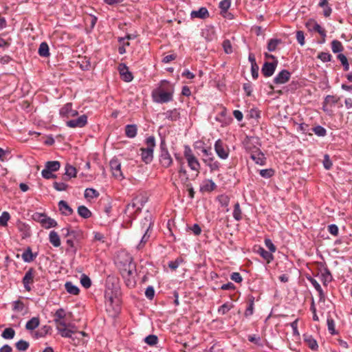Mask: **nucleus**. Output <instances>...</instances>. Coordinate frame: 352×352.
Wrapping results in <instances>:
<instances>
[{
    "mask_svg": "<svg viewBox=\"0 0 352 352\" xmlns=\"http://www.w3.org/2000/svg\"><path fill=\"white\" fill-rule=\"evenodd\" d=\"M39 323V318L37 317H34L28 321L25 324V328L28 330H34L38 327Z\"/></svg>",
    "mask_w": 352,
    "mask_h": 352,
    "instance_id": "obj_33",
    "label": "nucleus"
},
{
    "mask_svg": "<svg viewBox=\"0 0 352 352\" xmlns=\"http://www.w3.org/2000/svg\"><path fill=\"white\" fill-rule=\"evenodd\" d=\"M256 252L261 256H262L267 261V263H270L274 259V256L272 255V253L265 250L262 247H259Z\"/></svg>",
    "mask_w": 352,
    "mask_h": 352,
    "instance_id": "obj_29",
    "label": "nucleus"
},
{
    "mask_svg": "<svg viewBox=\"0 0 352 352\" xmlns=\"http://www.w3.org/2000/svg\"><path fill=\"white\" fill-rule=\"evenodd\" d=\"M260 175L264 178H270L274 175L272 169H263L260 170Z\"/></svg>",
    "mask_w": 352,
    "mask_h": 352,
    "instance_id": "obj_60",
    "label": "nucleus"
},
{
    "mask_svg": "<svg viewBox=\"0 0 352 352\" xmlns=\"http://www.w3.org/2000/svg\"><path fill=\"white\" fill-rule=\"evenodd\" d=\"M322 277L323 284L326 285L327 283H329L332 280L331 274L328 268H324L323 272H322Z\"/></svg>",
    "mask_w": 352,
    "mask_h": 352,
    "instance_id": "obj_46",
    "label": "nucleus"
},
{
    "mask_svg": "<svg viewBox=\"0 0 352 352\" xmlns=\"http://www.w3.org/2000/svg\"><path fill=\"white\" fill-rule=\"evenodd\" d=\"M296 40L300 45H305V35L302 31L298 30L296 32Z\"/></svg>",
    "mask_w": 352,
    "mask_h": 352,
    "instance_id": "obj_61",
    "label": "nucleus"
},
{
    "mask_svg": "<svg viewBox=\"0 0 352 352\" xmlns=\"http://www.w3.org/2000/svg\"><path fill=\"white\" fill-rule=\"evenodd\" d=\"M338 59L341 62L342 65H343L344 70L348 71L349 69V65L346 56L344 55L343 54H339L338 55Z\"/></svg>",
    "mask_w": 352,
    "mask_h": 352,
    "instance_id": "obj_49",
    "label": "nucleus"
},
{
    "mask_svg": "<svg viewBox=\"0 0 352 352\" xmlns=\"http://www.w3.org/2000/svg\"><path fill=\"white\" fill-rule=\"evenodd\" d=\"M290 78L291 73L287 69H283L276 76L273 82L277 85L285 84L289 80Z\"/></svg>",
    "mask_w": 352,
    "mask_h": 352,
    "instance_id": "obj_19",
    "label": "nucleus"
},
{
    "mask_svg": "<svg viewBox=\"0 0 352 352\" xmlns=\"http://www.w3.org/2000/svg\"><path fill=\"white\" fill-rule=\"evenodd\" d=\"M303 340L311 350L316 351L318 349V343L312 336L305 333L303 335Z\"/></svg>",
    "mask_w": 352,
    "mask_h": 352,
    "instance_id": "obj_22",
    "label": "nucleus"
},
{
    "mask_svg": "<svg viewBox=\"0 0 352 352\" xmlns=\"http://www.w3.org/2000/svg\"><path fill=\"white\" fill-rule=\"evenodd\" d=\"M223 47L226 54H230L232 52V45L229 40H225L223 42Z\"/></svg>",
    "mask_w": 352,
    "mask_h": 352,
    "instance_id": "obj_63",
    "label": "nucleus"
},
{
    "mask_svg": "<svg viewBox=\"0 0 352 352\" xmlns=\"http://www.w3.org/2000/svg\"><path fill=\"white\" fill-rule=\"evenodd\" d=\"M312 131L320 137H324L327 134L326 129L322 126H316L312 129Z\"/></svg>",
    "mask_w": 352,
    "mask_h": 352,
    "instance_id": "obj_51",
    "label": "nucleus"
},
{
    "mask_svg": "<svg viewBox=\"0 0 352 352\" xmlns=\"http://www.w3.org/2000/svg\"><path fill=\"white\" fill-rule=\"evenodd\" d=\"M78 214L84 219H88L91 216V212L85 206L78 208Z\"/></svg>",
    "mask_w": 352,
    "mask_h": 352,
    "instance_id": "obj_34",
    "label": "nucleus"
},
{
    "mask_svg": "<svg viewBox=\"0 0 352 352\" xmlns=\"http://www.w3.org/2000/svg\"><path fill=\"white\" fill-rule=\"evenodd\" d=\"M99 196V192L94 188H87L85 191V197L87 199H94Z\"/></svg>",
    "mask_w": 352,
    "mask_h": 352,
    "instance_id": "obj_45",
    "label": "nucleus"
},
{
    "mask_svg": "<svg viewBox=\"0 0 352 352\" xmlns=\"http://www.w3.org/2000/svg\"><path fill=\"white\" fill-rule=\"evenodd\" d=\"M331 50L333 53H338L343 51L344 48L340 41L338 40H333L331 42Z\"/></svg>",
    "mask_w": 352,
    "mask_h": 352,
    "instance_id": "obj_41",
    "label": "nucleus"
},
{
    "mask_svg": "<svg viewBox=\"0 0 352 352\" xmlns=\"http://www.w3.org/2000/svg\"><path fill=\"white\" fill-rule=\"evenodd\" d=\"M255 151H252L250 154V157L255 162L256 164L259 165H264L265 163V157L264 154L261 152L258 147H254Z\"/></svg>",
    "mask_w": 352,
    "mask_h": 352,
    "instance_id": "obj_20",
    "label": "nucleus"
},
{
    "mask_svg": "<svg viewBox=\"0 0 352 352\" xmlns=\"http://www.w3.org/2000/svg\"><path fill=\"white\" fill-rule=\"evenodd\" d=\"M58 332L62 337L71 338L73 341H74V338H73V334L75 333L74 331L66 327L64 329H59Z\"/></svg>",
    "mask_w": 352,
    "mask_h": 352,
    "instance_id": "obj_35",
    "label": "nucleus"
},
{
    "mask_svg": "<svg viewBox=\"0 0 352 352\" xmlns=\"http://www.w3.org/2000/svg\"><path fill=\"white\" fill-rule=\"evenodd\" d=\"M49 241L50 243L55 248H58L61 244L60 238L58 234L54 230H52L50 232Z\"/></svg>",
    "mask_w": 352,
    "mask_h": 352,
    "instance_id": "obj_26",
    "label": "nucleus"
},
{
    "mask_svg": "<svg viewBox=\"0 0 352 352\" xmlns=\"http://www.w3.org/2000/svg\"><path fill=\"white\" fill-rule=\"evenodd\" d=\"M24 309V304L21 300H16L13 303V310L22 311Z\"/></svg>",
    "mask_w": 352,
    "mask_h": 352,
    "instance_id": "obj_62",
    "label": "nucleus"
},
{
    "mask_svg": "<svg viewBox=\"0 0 352 352\" xmlns=\"http://www.w3.org/2000/svg\"><path fill=\"white\" fill-rule=\"evenodd\" d=\"M104 298L106 305H111L115 302V300H117L116 296L113 294L112 292H109L108 291H106Z\"/></svg>",
    "mask_w": 352,
    "mask_h": 352,
    "instance_id": "obj_47",
    "label": "nucleus"
},
{
    "mask_svg": "<svg viewBox=\"0 0 352 352\" xmlns=\"http://www.w3.org/2000/svg\"><path fill=\"white\" fill-rule=\"evenodd\" d=\"M81 285L86 289L91 287V279L85 274H82L80 278Z\"/></svg>",
    "mask_w": 352,
    "mask_h": 352,
    "instance_id": "obj_52",
    "label": "nucleus"
},
{
    "mask_svg": "<svg viewBox=\"0 0 352 352\" xmlns=\"http://www.w3.org/2000/svg\"><path fill=\"white\" fill-rule=\"evenodd\" d=\"M138 128L135 124H128L125 126V135L129 138H133L136 136Z\"/></svg>",
    "mask_w": 352,
    "mask_h": 352,
    "instance_id": "obj_30",
    "label": "nucleus"
},
{
    "mask_svg": "<svg viewBox=\"0 0 352 352\" xmlns=\"http://www.w3.org/2000/svg\"><path fill=\"white\" fill-rule=\"evenodd\" d=\"M60 167V164L58 161H49L45 163V168L43 170L55 172L58 170Z\"/></svg>",
    "mask_w": 352,
    "mask_h": 352,
    "instance_id": "obj_31",
    "label": "nucleus"
},
{
    "mask_svg": "<svg viewBox=\"0 0 352 352\" xmlns=\"http://www.w3.org/2000/svg\"><path fill=\"white\" fill-rule=\"evenodd\" d=\"M65 175L69 177V179L72 177H75L76 176V169L73 166L67 164L65 166Z\"/></svg>",
    "mask_w": 352,
    "mask_h": 352,
    "instance_id": "obj_44",
    "label": "nucleus"
},
{
    "mask_svg": "<svg viewBox=\"0 0 352 352\" xmlns=\"http://www.w3.org/2000/svg\"><path fill=\"white\" fill-rule=\"evenodd\" d=\"M36 272L33 268H29L23 278L22 283L26 291L32 290V285L34 283Z\"/></svg>",
    "mask_w": 352,
    "mask_h": 352,
    "instance_id": "obj_10",
    "label": "nucleus"
},
{
    "mask_svg": "<svg viewBox=\"0 0 352 352\" xmlns=\"http://www.w3.org/2000/svg\"><path fill=\"white\" fill-rule=\"evenodd\" d=\"M146 148H141L142 160L146 164H149L153 159V150L155 146V139L153 136H149L146 140Z\"/></svg>",
    "mask_w": 352,
    "mask_h": 352,
    "instance_id": "obj_2",
    "label": "nucleus"
},
{
    "mask_svg": "<svg viewBox=\"0 0 352 352\" xmlns=\"http://www.w3.org/2000/svg\"><path fill=\"white\" fill-rule=\"evenodd\" d=\"M254 297L251 296L249 298V305L248 307L246 308L244 315L245 317H249L252 316L254 313Z\"/></svg>",
    "mask_w": 352,
    "mask_h": 352,
    "instance_id": "obj_37",
    "label": "nucleus"
},
{
    "mask_svg": "<svg viewBox=\"0 0 352 352\" xmlns=\"http://www.w3.org/2000/svg\"><path fill=\"white\" fill-rule=\"evenodd\" d=\"M281 43L280 39L272 38L269 40L267 43V50L270 52H274L276 50L278 44Z\"/></svg>",
    "mask_w": 352,
    "mask_h": 352,
    "instance_id": "obj_43",
    "label": "nucleus"
},
{
    "mask_svg": "<svg viewBox=\"0 0 352 352\" xmlns=\"http://www.w3.org/2000/svg\"><path fill=\"white\" fill-rule=\"evenodd\" d=\"M59 113L61 117L69 118L78 116V112L76 110L72 109V104L68 102L60 109Z\"/></svg>",
    "mask_w": 352,
    "mask_h": 352,
    "instance_id": "obj_15",
    "label": "nucleus"
},
{
    "mask_svg": "<svg viewBox=\"0 0 352 352\" xmlns=\"http://www.w3.org/2000/svg\"><path fill=\"white\" fill-rule=\"evenodd\" d=\"M214 151L218 157L222 160H226L229 157L230 148L221 139L215 142Z\"/></svg>",
    "mask_w": 352,
    "mask_h": 352,
    "instance_id": "obj_7",
    "label": "nucleus"
},
{
    "mask_svg": "<svg viewBox=\"0 0 352 352\" xmlns=\"http://www.w3.org/2000/svg\"><path fill=\"white\" fill-rule=\"evenodd\" d=\"M153 100L158 103H164L173 100V94L168 91H157L153 93Z\"/></svg>",
    "mask_w": 352,
    "mask_h": 352,
    "instance_id": "obj_11",
    "label": "nucleus"
},
{
    "mask_svg": "<svg viewBox=\"0 0 352 352\" xmlns=\"http://www.w3.org/2000/svg\"><path fill=\"white\" fill-rule=\"evenodd\" d=\"M231 5V0H223L219 3V8L222 12H227Z\"/></svg>",
    "mask_w": 352,
    "mask_h": 352,
    "instance_id": "obj_57",
    "label": "nucleus"
},
{
    "mask_svg": "<svg viewBox=\"0 0 352 352\" xmlns=\"http://www.w3.org/2000/svg\"><path fill=\"white\" fill-rule=\"evenodd\" d=\"M233 307V305L230 302H226L222 305L219 309L218 312L222 315L226 314Z\"/></svg>",
    "mask_w": 352,
    "mask_h": 352,
    "instance_id": "obj_48",
    "label": "nucleus"
},
{
    "mask_svg": "<svg viewBox=\"0 0 352 352\" xmlns=\"http://www.w3.org/2000/svg\"><path fill=\"white\" fill-rule=\"evenodd\" d=\"M65 287L69 294L73 295H77L80 292L78 287L73 285L71 282H67L65 285Z\"/></svg>",
    "mask_w": 352,
    "mask_h": 352,
    "instance_id": "obj_36",
    "label": "nucleus"
},
{
    "mask_svg": "<svg viewBox=\"0 0 352 352\" xmlns=\"http://www.w3.org/2000/svg\"><path fill=\"white\" fill-rule=\"evenodd\" d=\"M63 230H65V236L68 238L66 241L67 245L66 252L75 255L78 250V243L83 238L82 232L80 230H69V228H65Z\"/></svg>",
    "mask_w": 352,
    "mask_h": 352,
    "instance_id": "obj_1",
    "label": "nucleus"
},
{
    "mask_svg": "<svg viewBox=\"0 0 352 352\" xmlns=\"http://www.w3.org/2000/svg\"><path fill=\"white\" fill-rule=\"evenodd\" d=\"M150 228H151V223H149V225L148 226H146V227L143 226L142 228L140 234L144 233V234L142 236L140 243H138V245L136 247V248L138 250L142 249L144 247L145 244L148 241L150 236H151Z\"/></svg>",
    "mask_w": 352,
    "mask_h": 352,
    "instance_id": "obj_18",
    "label": "nucleus"
},
{
    "mask_svg": "<svg viewBox=\"0 0 352 352\" xmlns=\"http://www.w3.org/2000/svg\"><path fill=\"white\" fill-rule=\"evenodd\" d=\"M159 162L160 165L164 168H169L173 163V158L168 150L164 140H162L160 142V153L159 155Z\"/></svg>",
    "mask_w": 352,
    "mask_h": 352,
    "instance_id": "obj_4",
    "label": "nucleus"
},
{
    "mask_svg": "<svg viewBox=\"0 0 352 352\" xmlns=\"http://www.w3.org/2000/svg\"><path fill=\"white\" fill-rule=\"evenodd\" d=\"M233 217L236 221H240L242 219V211L238 202H236L234 206Z\"/></svg>",
    "mask_w": 352,
    "mask_h": 352,
    "instance_id": "obj_38",
    "label": "nucleus"
},
{
    "mask_svg": "<svg viewBox=\"0 0 352 352\" xmlns=\"http://www.w3.org/2000/svg\"><path fill=\"white\" fill-rule=\"evenodd\" d=\"M38 53L41 57H48L50 56L49 46L46 42H42L40 44Z\"/></svg>",
    "mask_w": 352,
    "mask_h": 352,
    "instance_id": "obj_32",
    "label": "nucleus"
},
{
    "mask_svg": "<svg viewBox=\"0 0 352 352\" xmlns=\"http://www.w3.org/2000/svg\"><path fill=\"white\" fill-rule=\"evenodd\" d=\"M184 156L187 162L188 167L192 170L196 171L197 176L200 171L201 164L189 146H184Z\"/></svg>",
    "mask_w": 352,
    "mask_h": 352,
    "instance_id": "obj_3",
    "label": "nucleus"
},
{
    "mask_svg": "<svg viewBox=\"0 0 352 352\" xmlns=\"http://www.w3.org/2000/svg\"><path fill=\"white\" fill-rule=\"evenodd\" d=\"M190 16L192 18L206 19L209 16V13L206 8L202 7L198 10L192 11Z\"/></svg>",
    "mask_w": 352,
    "mask_h": 352,
    "instance_id": "obj_25",
    "label": "nucleus"
},
{
    "mask_svg": "<svg viewBox=\"0 0 352 352\" xmlns=\"http://www.w3.org/2000/svg\"><path fill=\"white\" fill-rule=\"evenodd\" d=\"M309 280L310 283H311V285L314 286V287L316 289V290L319 293L320 296H322L323 292H322L321 286L318 283V281L313 278H309Z\"/></svg>",
    "mask_w": 352,
    "mask_h": 352,
    "instance_id": "obj_56",
    "label": "nucleus"
},
{
    "mask_svg": "<svg viewBox=\"0 0 352 352\" xmlns=\"http://www.w3.org/2000/svg\"><path fill=\"white\" fill-rule=\"evenodd\" d=\"M87 124V116L85 114L80 116L76 119L70 120L66 122V125L69 128H82Z\"/></svg>",
    "mask_w": 352,
    "mask_h": 352,
    "instance_id": "obj_13",
    "label": "nucleus"
},
{
    "mask_svg": "<svg viewBox=\"0 0 352 352\" xmlns=\"http://www.w3.org/2000/svg\"><path fill=\"white\" fill-rule=\"evenodd\" d=\"M21 256L23 261L28 263L32 261L34 258V256L32 252V250L30 248H28L23 252Z\"/></svg>",
    "mask_w": 352,
    "mask_h": 352,
    "instance_id": "obj_39",
    "label": "nucleus"
},
{
    "mask_svg": "<svg viewBox=\"0 0 352 352\" xmlns=\"http://www.w3.org/2000/svg\"><path fill=\"white\" fill-rule=\"evenodd\" d=\"M145 342L150 346H154L157 343L158 338L155 335H149L146 337Z\"/></svg>",
    "mask_w": 352,
    "mask_h": 352,
    "instance_id": "obj_53",
    "label": "nucleus"
},
{
    "mask_svg": "<svg viewBox=\"0 0 352 352\" xmlns=\"http://www.w3.org/2000/svg\"><path fill=\"white\" fill-rule=\"evenodd\" d=\"M53 186L57 191H64L68 188V185L67 184L57 182H54Z\"/></svg>",
    "mask_w": 352,
    "mask_h": 352,
    "instance_id": "obj_54",
    "label": "nucleus"
},
{
    "mask_svg": "<svg viewBox=\"0 0 352 352\" xmlns=\"http://www.w3.org/2000/svg\"><path fill=\"white\" fill-rule=\"evenodd\" d=\"M216 188L217 185L212 179H206L201 185L200 191L210 192L215 190Z\"/></svg>",
    "mask_w": 352,
    "mask_h": 352,
    "instance_id": "obj_21",
    "label": "nucleus"
},
{
    "mask_svg": "<svg viewBox=\"0 0 352 352\" xmlns=\"http://www.w3.org/2000/svg\"><path fill=\"white\" fill-rule=\"evenodd\" d=\"M66 317V314L65 309L63 308H60L57 309L54 314V322H58L60 320L65 319Z\"/></svg>",
    "mask_w": 352,
    "mask_h": 352,
    "instance_id": "obj_42",
    "label": "nucleus"
},
{
    "mask_svg": "<svg viewBox=\"0 0 352 352\" xmlns=\"http://www.w3.org/2000/svg\"><path fill=\"white\" fill-rule=\"evenodd\" d=\"M10 217L8 212H3L0 217V226H6Z\"/></svg>",
    "mask_w": 352,
    "mask_h": 352,
    "instance_id": "obj_55",
    "label": "nucleus"
},
{
    "mask_svg": "<svg viewBox=\"0 0 352 352\" xmlns=\"http://www.w3.org/2000/svg\"><path fill=\"white\" fill-rule=\"evenodd\" d=\"M118 71L122 79L125 82H131L133 78V74L129 70V67L124 63H120L118 65Z\"/></svg>",
    "mask_w": 352,
    "mask_h": 352,
    "instance_id": "obj_17",
    "label": "nucleus"
},
{
    "mask_svg": "<svg viewBox=\"0 0 352 352\" xmlns=\"http://www.w3.org/2000/svg\"><path fill=\"white\" fill-rule=\"evenodd\" d=\"M135 268V264L131 261L121 270L122 276L126 280L127 286L133 287L135 285V281L133 277Z\"/></svg>",
    "mask_w": 352,
    "mask_h": 352,
    "instance_id": "obj_6",
    "label": "nucleus"
},
{
    "mask_svg": "<svg viewBox=\"0 0 352 352\" xmlns=\"http://www.w3.org/2000/svg\"><path fill=\"white\" fill-rule=\"evenodd\" d=\"M257 142H258L257 138H254V137H250V138L247 137L245 138V140H244L243 144H244L245 149L247 151H248L251 154L252 151H255L254 147H256V146H254V144L257 143Z\"/></svg>",
    "mask_w": 352,
    "mask_h": 352,
    "instance_id": "obj_27",
    "label": "nucleus"
},
{
    "mask_svg": "<svg viewBox=\"0 0 352 352\" xmlns=\"http://www.w3.org/2000/svg\"><path fill=\"white\" fill-rule=\"evenodd\" d=\"M318 57L323 62H329L331 60V55L327 52H321Z\"/></svg>",
    "mask_w": 352,
    "mask_h": 352,
    "instance_id": "obj_64",
    "label": "nucleus"
},
{
    "mask_svg": "<svg viewBox=\"0 0 352 352\" xmlns=\"http://www.w3.org/2000/svg\"><path fill=\"white\" fill-rule=\"evenodd\" d=\"M109 166L113 176L118 180H122L124 178V175L121 170V164L118 160L113 158L109 162Z\"/></svg>",
    "mask_w": 352,
    "mask_h": 352,
    "instance_id": "obj_9",
    "label": "nucleus"
},
{
    "mask_svg": "<svg viewBox=\"0 0 352 352\" xmlns=\"http://www.w3.org/2000/svg\"><path fill=\"white\" fill-rule=\"evenodd\" d=\"M58 208L60 212L65 216L71 215L74 212L67 203L63 200L58 202Z\"/></svg>",
    "mask_w": 352,
    "mask_h": 352,
    "instance_id": "obj_24",
    "label": "nucleus"
},
{
    "mask_svg": "<svg viewBox=\"0 0 352 352\" xmlns=\"http://www.w3.org/2000/svg\"><path fill=\"white\" fill-rule=\"evenodd\" d=\"M15 336V331L12 328H6L1 333V336L6 340L12 339Z\"/></svg>",
    "mask_w": 352,
    "mask_h": 352,
    "instance_id": "obj_40",
    "label": "nucleus"
},
{
    "mask_svg": "<svg viewBox=\"0 0 352 352\" xmlns=\"http://www.w3.org/2000/svg\"><path fill=\"white\" fill-rule=\"evenodd\" d=\"M323 166L326 170H329L332 167V162L330 160L329 155L328 154H325L324 155V160H323Z\"/></svg>",
    "mask_w": 352,
    "mask_h": 352,
    "instance_id": "obj_58",
    "label": "nucleus"
},
{
    "mask_svg": "<svg viewBox=\"0 0 352 352\" xmlns=\"http://www.w3.org/2000/svg\"><path fill=\"white\" fill-rule=\"evenodd\" d=\"M278 65V60H275L272 63L270 62H265L261 69V72L265 77H270L272 76L277 67Z\"/></svg>",
    "mask_w": 352,
    "mask_h": 352,
    "instance_id": "obj_14",
    "label": "nucleus"
},
{
    "mask_svg": "<svg viewBox=\"0 0 352 352\" xmlns=\"http://www.w3.org/2000/svg\"><path fill=\"white\" fill-rule=\"evenodd\" d=\"M201 35L207 41H210L215 38V31L213 27L206 26L202 30Z\"/></svg>",
    "mask_w": 352,
    "mask_h": 352,
    "instance_id": "obj_23",
    "label": "nucleus"
},
{
    "mask_svg": "<svg viewBox=\"0 0 352 352\" xmlns=\"http://www.w3.org/2000/svg\"><path fill=\"white\" fill-rule=\"evenodd\" d=\"M176 159L179 161V166L178 168V177L182 184H187L190 182V179L187 173L186 169L184 167V163L182 159L179 157H176Z\"/></svg>",
    "mask_w": 352,
    "mask_h": 352,
    "instance_id": "obj_12",
    "label": "nucleus"
},
{
    "mask_svg": "<svg viewBox=\"0 0 352 352\" xmlns=\"http://www.w3.org/2000/svg\"><path fill=\"white\" fill-rule=\"evenodd\" d=\"M32 219L35 221L40 223L42 227L45 229H50L57 226V222L54 219L47 217L44 213L35 212L32 215Z\"/></svg>",
    "mask_w": 352,
    "mask_h": 352,
    "instance_id": "obj_5",
    "label": "nucleus"
},
{
    "mask_svg": "<svg viewBox=\"0 0 352 352\" xmlns=\"http://www.w3.org/2000/svg\"><path fill=\"white\" fill-rule=\"evenodd\" d=\"M305 27L309 32L315 31L317 32L323 38V42L325 41L326 30L322 28L314 19H309L305 23Z\"/></svg>",
    "mask_w": 352,
    "mask_h": 352,
    "instance_id": "obj_8",
    "label": "nucleus"
},
{
    "mask_svg": "<svg viewBox=\"0 0 352 352\" xmlns=\"http://www.w3.org/2000/svg\"><path fill=\"white\" fill-rule=\"evenodd\" d=\"M15 346L19 351H24L28 349L29 343L25 340H20L16 343Z\"/></svg>",
    "mask_w": 352,
    "mask_h": 352,
    "instance_id": "obj_50",
    "label": "nucleus"
},
{
    "mask_svg": "<svg viewBox=\"0 0 352 352\" xmlns=\"http://www.w3.org/2000/svg\"><path fill=\"white\" fill-rule=\"evenodd\" d=\"M163 115L165 116V118L170 121H176L180 117V113L176 109L168 110L164 113Z\"/></svg>",
    "mask_w": 352,
    "mask_h": 352,
    "instance_id": "obj_28",
    "label": "nucleus"
},
{
    "mask_svg": "<svg viewBox=\"0 0 352 352\" xmlns=\"http://www.w3.org/2000/svg\"><path fill=\"white\" fill-rule=\"evenodd\" d=\"M265 246L269 249L271 253L275 252L276 251V248L270 239H265Z\"/></svg>",
    "mask_w": 352,
    "mask_h": 352,
    "instance_id": "obj_59",
    "label": "nucleus"
},
{
    "mask_svg": "<svg viewBox=\"0 0 352 352\" xmlns=\"http://www.w3.org/2000/svg\"><path fill=\"white\" fill-rule=\"evenodd\" d=\"M204 163L209 167L210 172L219 171L221 168V164L214 156L204 157L202 159Z\"/></svg>",
    "mask_w": 352,
    "mask_h": 352,
    "instance_id": "obj_16",
    "label": "nucleus"
}]
</instances>
